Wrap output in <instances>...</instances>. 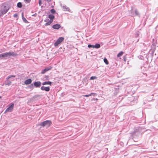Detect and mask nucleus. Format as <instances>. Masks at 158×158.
Returning <instances> with one entry per match:
<instances>
[{
	"mask_svg": "<svg viewBox=\"0 0 158 158\" xmlns=\"http://www.w3.org/2000/svg\"><path fill=\"white\" fill-rule=\"evenodd\" d=\"M39 4L40 6L42 4L41 0H39Z\"/></svg>",
	"mask_w": 158,
	"mask_h": 158,
	"instance_id": "c756f323",
	"label": "nucleus"
},
{
	"mask_svg": "<svg viewBox=\"0 0 158 158\" xmlns=\"http://www.w3.org/2000/svg\"><path fill=\"white\" fill-rule=\"evenodd\" d=\"M44 22L46 23L45 24V26L49 25L52 23L53 20L49 19H47L44 20Z\"/></svg>",
	"mask_w": 158,
	"mask_h": 158,
	"instance_id": "6e6552de",
	"label": "nucleus"
},
{
	"mask_svg": "<svg viewBox=\"0 0 158 158\" xmlns=\"http://www.w3.org/2000/svg\"><path fill=\"white\" fill-rule=\"evenodd\" d=\"M22 18H23V17H23V13H22Z\"/></svg>",
	"mask_w": 158,
	"mask_h": 158,
	"instance_id": "72a5a7b5",
	"label": "nucleus"
},
{
	"mask_svg": "<svg viewBox=\"0 0 158 158\" xmlns=\"http://www.w3.org/2000/svg\"><path fill=\"white\" fill-rule=\"evenodd\" d=\"M26 3H28L30 2L31 0H24Z\"/></svg>",
	"mask_w": 158,
	"mask_h": 158,
	"instance_id": "cd10ccee",
	"label": "nucleus"
},
{
	"mask_svg": "<svg viewBox=\"0 0 158 158\" xmlns=\"http://www.w3.org/2000/svg\"><path fill=\"white\" fill-rule=\"evenodd\" d=\"M60 24H56L55 25H53L52 26V28L53 29H58L60 28Z\"/></svg>",
	"mask_w": 158,
	"mask_h": 158,
	"instance_id": "ddd939ff",
	"label": "nucleus"
},
{
	"mask_svg": "<svg viewBox=\"0 0 158 158\" xmlns=\"http://www.w3.org/2000/svg\"><path fill=\"white\" fill-rule=\"evenodd\" d=\"M40 89L42 90H45L46 91L48 92L50 90V88L48 87H44L42 86L41 87Z\"/></svg>",
	"mask_w": 158,
	"mask_h": 158,
	"instance_id": "9b49d317",
	"label": "nucleus"
},
{
	"mask_svg": "<svg viewBox=\"0 0 158 158\" xmlns=\"http://www.w3.org/2000/svg\"><path fill=\"white\" fill-rule=\"evenodd\" d=\"M17 6L19 8H21L22 7V4L21 2H19L18 3Z\"/></svg>",
	"mask_w": 158,
	"mask_h": 158,
	"instance_id": "aec40b11",
	"label": "nucleus"
},
{
	"mask_svg": "<svg viewBox=\"0 0 158 158\" xmlns=\"http://www.w3.org/2000/svg\"><path fill=\"white\" fill-rule=\"evenodd\" d=\"M0 98H1V96H0Z\"/></svg>",
	"mask_w": 158,
	"mask_h": 158,
	"instance_id": "f704fd0d",
	"label": "nucleus"
},
{
	"mask_svg": "<svg viewBox=\"0 0 158 158\" xmlns=\"http://www.w3.org/2000/svg\"><path fill=\"white\" fill-rule=\"evenodd\" d=\"M94 45H92L91 44H89L88 46V47L89 48L92 47L93 48H94Z\"/></svg>",
	"mask_w": 158,
	"mask_h": 158,
	"instance_id": "b1692460",
	"label": "nucleus"
},
{
	"mask_svg": "<svg viewBox=\"0 0 158 158\" xmlns=\"http://www.w3.org/2000/svg\"><path fill=\"white\" fill-rule=\"evenodd\" d=\"M3 58L7 57L10 56H15L16 54L15 53L13 52H9L3 53Z\"/></svg>",
	"mask_w": 158,
	"mask_h": 158,
	"instance_id": "7ed1b4c3",
	"label": "nucleus"
},
{
	"mask_svg": "<svg viewBox=\"0 0 158 158\" xmlns=\"http://www.w3.org/2000/svg\"><path fill=\"white\" fill-rule=\"evenodd\" d=\"M94 48H99L100 47V44H96L95 45H94Z\"/></svg>",
	"mask_w": 158,
	"mask_h": 158,
	"instance_id": "a211bd4d",
	"label": "nucleus"
},
{
	"mask_svg": "<svg viewBox=\"0 0 158 158\" xmlns=\"http://www.w3.org/2000/svg\"><path fill=\"white\" fill-rule=\"evenodd\" d=\"M64 38L63 37H60L54 44V46L55 47L57 46L59 44L62 42L64 40Z\"/></svg>",
	"mask_w": 158,
	"mask_h": 158,
	"instance_id": "423d86ee",
	"label": "nucleus"
},
{
	"mask_svg": "<svg viewBox=\"0 0 158 158\" xmlns=\"http://www.w3.org/2000/svg\"><path fill=\"white\" fill-rule=\"evenodd\" d=\"M31 82V79H29L25 80L24 81V83L26 85H29L30 84Z\"/></svg>",
	"mask_w": 158,
	"mask_h": 158,
	"instance_id": "4468645a",
	"label": "nucleus"
},
{
	"mask_svg": "<svg viewBox=\"0 0 158 158\" xmlns=\"http://www.w3.org/2000/svg\"><path fill=\"white\" fill-rule=\"evenodd\" d=\"M9 9V6L5 4L2 5L0 10V16H1L6 14Z\"/></svg>",
	"mask_w": 158,
	"mask_h": 158,
	"instance_id": "f257e3e1",
	"label": "nucleus"
},
{
	"mask_svg": "<svg viewBox=\"0 0 158 158\" xmlns=\"http://www.w3.org/2000/svg\"><path fill=\"white\" fill-rule=\"evenodd\" d=\"M52 68V67L50 66L42 70L41 73L42 74H44L46 72L51 70Z\"/></svg>",
	"mask_w": 158,
	"mask_h": 158,
	"instance_id": "1a4fd4ad",
	"label": "nucleus"
},
{
	"mask_svg": "<svg viewBox=\"0 0 158 158\" xmlns=\"http://www.w3.org/2000/svg\"><path fill=\"white\" fill-rule=\"evenodd\" d=\"M123 53V52H119L117 55V57H119L121 56H122Z\"/></svg>",
	"mask_w": 158,
	"mask_h": 158,
	"instance_id": "6ab92c4d",
	"label": "nucleus"
},
{
	"mask_svg": "<svg viewBox=\"0 0 158 158\" xmlns=\"http://www.w3.org/2000/svg\"><path fill=\"white\" fill-rule=\"evenodd\" d=\"M103 60H104V62L105 63V64H108V61L106 59L104 58Z\"/></svg>",
	"mask_w": 158,
	"mask_h": 158,
	"instance_id": "4be33fe9",
	"label": "nucleus"
},
{
	"mask_svg": "<svg viewBox=\"0 0 158 158\" xmlns=\"http://www.w3.org/2000/svg\"><path fill=\"white\" fill-rule=\"evenodd\" d=\"M93 94L95 95V94H94V93H91V94H89L85 95L84 96L85 97H89V96H90L92 95H93Z\"/></svg>",
	"mask_w": 158,
	"mask_h": 158,
	"instance_id": "412c9836",
	"label": "nucleus"
},
{
	"mask_svg": "<svg viewBox=\"0 0 158 158\" xmlns=\"http://www.w3.org/2000/svg\"><path fill=\"white\" fill-rule=\"evenodd\" d=\"M51 12L52 14H54L55 13V10L54 9H52L51 10Z\"/></svg>",
	"mask_w": 158,
	"mask_h": 158,
	"instance_id": "bb28decb",
	"label": "nucleus"
},
{
	"mask_svg": "<svg viewBox=\"0 0 158 158\" xmlns=\"http://www.w3.org/2000/svg\"><path fill=\"white\" fill-rule=\"evenodd\" d=\"M8 107L6 109L4 113L11 112L13 110L14 104L13 103H11L8 106Z\"/></svg>",
	"mask_w": 158,
	"mask_h": 158,
	"instance_id": "20e7f679",
	"label": "nucleus"
},
{
	"mask_svg": "<svg viewBox=\"0 0 158 158\" xmlns=\"http://www.w3.org/2000/svg\"><path fill=\"white\" fill-rule=\"evenodd\" d=\"M131 14L132 16L139 15V12L136 9H135L134 11L132 10Z\"/></svg>",
	"mask_w": 158,
	"mask_h": 158,
	"instance_id": "0eeeda50",
	"label": "nucleus"
},
{
	"mask_svg": "<svg viewBox=\"0 0 158 158\" xmlns=\"http://www.w3.org/2000/svg\"><path fill=\"white\" fill-rule=\"evenodd\" d=\"M22 19H23V21L24 22H25L26 23H27V21L26 20V19L24 17H23Z\"/></svg>",
	"mask_w": 158,
	"mask_h": 158,
	"instance_id": "393cba45",
	"label": "nucleus"
},
{
	"mask_svg": "<svg viewBox=\"0 0 158 158\" xmlns=\"http://www.w3.org/2000/svg\"><path fill=\"white\" fill-rule=\"evenodd\" d=\"M123 60L124 61H126V56H124L123 57Z\"/></svg>",
	"mask_w": 158,
	"mask_h": 158,
	"instance_id": "7c9ffc66",
	"label": "nucleus"
},
{
	"mask_svg": "<svg viewBox=\"0 0 158 158\" xmlns=\"http://www.w3.org/2000/svg\"><path fill=\"white\" fill-rule=\"evenodd\" d=\"M2 57H3V54H0V58Z\"/></svg>",
	"mask_w": 158,
	"mask_h": 158,
	"instance_id": "2f4dec72",
	"label": "nucleus"
},
{
	"mask_svg": "<svg viewBox=\"0 0 158 158\" xmlns=\"http://www.w3.org/2000/svg\"><path fill=\"white\" fill-rule=\"evenodd\" d=\"M33 84L35 87H40L41 85V82L40 81H37L34 82Z\"/></svg>",
	"mask_w": 158,
	"mask_h": 158,
	"instance_id": "9d476101",
	"label": "nucleus"
},
{
	"mask_svg": "<svg viewBox=\"0 0 158 158\" xmlns=\"http://www.w3.org/2000/svg\"><path fill=\"white\" fill-rule=\"evenodd\" d=\"M40 95L39 94L36 95L33 97L31 99L32 100V101L36 100L39 99L40 98Z\"/></svg>",
	"mask_w": 158,
	"mask_h": 158,
	"instance_id": "f8f14e48",
	"label": "nucleus"
},
{
	"mask_svg": "<svg viewBox=\"0 0 158 158\" xmlns=\"http://www.w3.org/2000/svg\"><path fill=\"white\" fill-rule=\"evenodd\" d=\"M15 77V75H11L8 76V77L6 78V81H5V85H10L11 84V82L10 81H8V79H10V78L12 77Z\"/></svg>",
	"mask_w": 158,
	"mask_h": 158,
	"instance_id": "39448f33",
	"label": "nucleus"
},
{
	"mask_svg": "<svg viewBox=\"0 0 158 158\" xmlns=\"http://www.w3.org/2000/svg\"><path fill=\"white\" fill-rule=\"evenodd\" d=\"M136 36H139V34L138 32H137V33H136Z\"/></svg>",
	"mask_w": 158,
	"mask_h": 158,
	"instance_id": "473e14b6",
	"label": "nucleus"
},
{
	"mask_svg": "<svg viewBox=\"0 0 158 158\" xmlns=\"http://www.w3.org/2000/svg\"><path fill=\"white\" fill-rule=\"evenodd\" d=\"M51 84L52 82L50 81H45L42 83V85H51Z\"/></svg>",
	"mask_w": 158,
	"mask_h": 158,
	"instance_id": "dca6fc26",
	"label": "nucleus"
},
{
	"mask_svg": "<svg viewBox=\"0 0 158 158\" xmlns=\"http://www.w3.org/2000/svg\"><path fill=\"white\" fill-rule=\"evenodd\" d=\"M97 77L95 76H92L90 77V80H94L95 79H97Z\"/></svg>",
	"mask_w": 158,
	"mask_h": 158,
	"instance_id": "5701e85b",
	"label": "nucleus"
},
{
	"mask_svg": "<svg viewBox=\"0 0 158 158\" xmlns=\"http://www.w3.org/2000/svg\"><path fill=\"white\" fill-rule=\"evenodd\" d=\"M63 7V10L64 11H69L70 10L69 8L66 6H64Z\"/></svg>",
	"mask_w": 158,
	"mask_h": 158,
	"instance_id": "2eb2a0df",
	"label": "nucleus"
},
{
	"mask_svg": "<svg viewBox=\"0 0 158 158\" xmlns=\"http://www.w3.org/2000/svg\"><path fill=\"white\" fill-rule=\"evenodd\" d=\"M48 18L50 19V20H53V19L54 18L55 16L52 15L50 14L48 16Z\"/></svg>",
	"mask_w": 158,
	"mask_h": 158,
	"instance_id": "f3484780",
	"label": "nucleus"
},
{
	"mask_svg": "<svg viewBox=\"0 0 158 158\" xmlns=\"http://www.w3.org/2000/svg\"><path fill=\"white\" fill-rule=\"evenodd\" d=\"M33 84H32L30 85L29 87H30V89H33Z\"/></svg>",
	"mask_w": 158,
	"mask_h": 158,
	"instance_id": "a878e982",
	"label": "nucleus"
},
{
	"mask_svg": "<svg viewBox=\"0 0 158 158\" xmlns=\"http://www.w3.org/2000/svg\"><path fill=\"white\" fill-rule=\"evenodd\" d=\"M14 17L15 18H17L18 17V14H14Z\"/></svg>",
	"mask_w": 158,
	"mask_h": 158,
	"instance_id": "c85d7f7f",
	"label": "nucleus"
},
{
	"mask_svg": "<svg viewBox=\"0 0 158 158\" xmlns=\"http://www.w3.org/2000/svg\"><path fill=\"white\" fill-rule=\"evenodd\" d=\"M51 124V122L50 120H46L40 123V125L42 127H49Z\"/></svg>",
	"mask_w": 158,
	"mask_h": 158,
	"instance_id": "f03ea898",
	"label": "nucleus"
}]
</instances>
